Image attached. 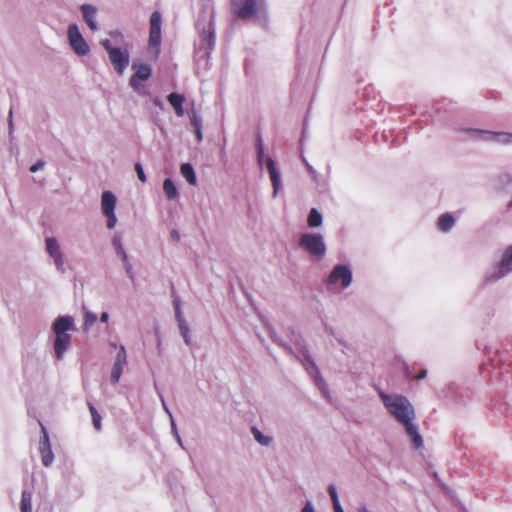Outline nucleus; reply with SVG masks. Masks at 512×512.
Masks as SVG:
<instances>
[{"label":"nucleus","mask_w":512,"mask_h":512,"mask_svg":"<svg viewBox=\"0 0 512 512\" xmlns=\"http://www.w3.org/2000/svg\"><path fill=\"white\" fill-rule=\"evenodd\" d=\"M379 397L389 414L405 427L413 447L420 449L423 446V439L418 425L414 422L416 414L410 400L403 395L387 394L382 390L379 391Z\"/></svg>","instance_id":"f257e3e1"},{"label":"nucleus","mask_w":512,"mask_h":512,"mask_svg":"<svg viewBox=\"0 0 512 512\" xmlns=\"http://www.w3.org/2000/svg\"><path fill=\"white\" fill-rule=\"evenodd\" d=\"M196 28L199 32V44L196 54L199 59L207 60L215 45L214 14L205 10L199 16Z\"/></svg>","instance_id":"f03ea898"},{"label":"nucleus","mask_w":512,"mask_h":512,"mask_svg":"<svg viewBox=\"0 0 512 512\" xmlns=\"http://www.w3.org/2000/svg\"><path fill=\"white\" fill-rule=\"evenodd\" d=\"M231 12L241 20L266 22L268 11L266 0H230Z\"/></svg>","instance_id":"7ed1b4c3"},{"label":"nucleus","mask_w":512,"mask_h":512,"mask_svg":"<svg viewBox=\"0 0 512 512\" xmlns=\"http://www.w3.org/2000/svg\"><path fill=\"white\" fill-rule=\"evenodd\" d=\"M298 246L316 262L321 261L327 252L324 237L320 233L301 234L298 239Z\"/></svg>","instance_id":"20e7f679"},{"label":"nucleus","mask_w":512,"mask_h":512,"mask_svg":"<svg viewBox=\"0 0 512 512\" xmlns=\"http://www.w3.org/2000/svg\"><path fill=\"white\" fill-rule=\"evenodd\" d=\"M353 280V274L349 266L344 264L335 265L330 272L326 284L335 289H347Z\"/></svg>","instance_id":"39448f33"},{"label":"nucleus","mask_w":512,"mask_h":512,"mask_svg":"<svg viewBox=\"0 0 512 512\" xmlns=\"http://www.w3.org/2000/svg\"><path fill=\"white\" fill-rule=\"evenodd\" d=\"M161 14L157 11L153 12L150 17V34L148 51L154 58L160 54L161 45Z\"/></svg>","instance_id":"423d86ee"},{"label":"nucleus","mask_w":512,"mask_h":512,"mask_svg":"<svg viewBox=\"0 0 512 512\" xmlns=\"http://www.w3.org/2000/svg\"><path fill=\"white\" fill-rule=\"evenodd\" d=\"M67 40L76 55L86 56L90 53V46L81 34L77 24H70L68 26Z\"/></svg>","instance_id":"0eeeda50"},{"label":"nucleus","mask_w":512,"mask_h":512,"mask_svg":"<svg viewBox=\"0 0 512 512\" xmlns=\"http://www.w3.org/2000/svg\"><path fill=\"white\" fill-rule=\"evenodd\" d=\"M45 246L46 252L53 260L56 270L60 273H64L66 270L64 254L58 240L55 237H48L45 239Z\"/></svg>","instance_id":"6e6552de"},{"label":"nucleus","mask_w":512,"mask_h":512,"mask_svg":"<svg viewBox=\"0 0 512 512\" xmlns=\"http://www.w3.org/2000/svg\"><path fill=\"white\" fill-rule=\"evenodd\" d=\"M302 357H303L302 363H303L305 370L311 377L314 378L315 384L317 385L319 390L324 394V396L327 397L328 393H329L328 387H327L326 383L324 382L323 378L320 376L318 367L316 366L312 356L307 351H303Z\"/></svg>","instance_id":"1a4fd4ad"},{"label":"nucleus","mask_w":512,"mask_h":512,"mask_svg":"<svg viewBox=\"0 0 512 512\" xmlns=\"http://www.w3.org/2000/svg\"><path fill=\"white\" fill-rule=\"evenodd\" d=\"M512 272V245L508 246L501 257V260L490 274L489 279L498 280Z\"/></svg>","instance_id":"9d476101"},{"label":"nucleus","mask_w":512,"mask_h":512,"mask_svg":"<svg viewBox=\"0 0 512 512\" xmlns=\"http://www.w3.org/2000/svg\"><path fill=\"white\" fill-rule=\"evenodd\" d=\"M472 133L481 140L493 142L500 145L512 144V133L493 132L488 130H473Z\"/></svg>","instance_id":"9b49d317"},{"label":"nucleus","mask_w":512,"mask_h":512,"mask_svg":"<svg viewBox=\"0 0 512 512\" xmlns=\"http://www.w3.org/2000/svg\"><path fill=\"white\" fill-rule=\"evenodd\" d=\"M108 56L114 69L118 74L122 75L130 62L129 51L127 49L117 47L116 49L111 50Z\"/></svg>","instance_id":"f8f14e48"},{"label":"nucleus","mask_w":512,"mask_h":512,"mask_svg":"<svg viewBox=\"0 0 512 512\" xmlns=\"http://www.w3.org/2000/svg\"><path fill=\"white\" fill-rule=\"evenodd\" d=\"M126 364H127L126 349L123 345H120L119 349L116 353L115 361L113 363L111 374H110V382L112 384L115 385L119 382Z\"/></svg>","instance_id":"ddd939ff"},{"label":"nucleus","mask_w":512,"mask_h":512,"mask_svg":"<svg viewBox=\"0 0 512 512\" xmlns=\"http://www.w3.org/2000/svg\"><path fill=\"white\" fill-rule=\"evenodd\" d=\"M42 437L39 442V450L41 454V461L45 467H49L54 462V454L51 448L48 433L43 425H41Z\"/></svg>","instance_id":"4468645a"},{"label":"nucleus","mask_w":512,"mask_h":512,"mask_svg":"<svg viewBox=\"0 0 512 512\" xmlns=\"http://www.w3.org/2000/svg\"><path fill=\"white\" fill-rule=\"evenodd\" d=\"M55 335H69V331L75 329V320L71 315H62L55 318L51 325Z\"/></svg>","instance_id":"2eb2a0df"},{"label":"nucleus","mask_w":512,"mask_h":512,"mask_svg":"<svg viewBox=\"0 0 512 512\" xmlns=\"http://www.w3.org/2000/svg\"><path fill=\"white\" fill-rule=\"evenodd\" d=\"M266 167L270 175V180L273 187V198H276L282 188L281 175L276 168L275 161L271 157L266 158Z\"/></svg>","instance_id":"dca6fc26"},{"label":"nucleus","mask_w":512,"mask_h":512,"mask_svg":"<svg viewBox=\"0 0 512 512\" xmlns=\"http://www.w3.org/2000/svg\"><path fill=\"white\" fill-rule=\"evenodd\" d=\"M72 336L69 335H55L53 349L54 355L57 360H62L65 353L71 346Z\"/></svg>","instance_id":"f3484780"},{"label":"nucleus","mask_w":512,"mask_h":512,"mask_svg":"<svg viewBox=\"0 0 512 512\" xmlns=\"http://www.w3.org/2000/svg\"><path fill=\"white\" fill-rule=\"evenodd\" d=\"M80 10L82 12L83 19L89 29L93 32L98 30V24H97V13L98 9L96 6L91 4H83L80 7Z\"/></svg>","instance_id":"a211bd4d"},{"label":"nucleus","mask_w":512,"mask_h":512,"mask_svg":"<svg viewBox=\"0 0 512 512\" xmlns=\"http://www.w3.org/2000/svg\"><path fill=\"white\" fill-rule=\"evenodd\" d=\"M117 198L111 191H104L101 195V211L103 215L115 213Z\"/></svg>","instance_id":"6ab92c4d"},{"label":"nucleus","mask_w":512,"mask_h":512,"mask_svg":"<svg viewBox=\"0 0 512 512\" xmlns=\"http://www.w3.org/2000/svg\"><path fill=\"white\" fill-rule=\"evenodd\" d=\"M168 102L175 110V113L178 117H182L184 115L183 103L185 101V97L179 93H170L168 95Z\"/></svg>","instance_id":"aec40b11"},{"label":"nucleus","mask_w":512,"mask_h":512,"mask_svg":"<svg viewBox=\"0 0 512 512\" xmlns=\"http://www.w3.org/2000/svg\"><path fill=\"white\" fill-rule=\"evenodd\" d=\"M456 220L450 213L442 214L437 220V227L442 232H450L455 226Z\"/></svg>","instance_id":"412c9836"},{"label":"nucleus","mask_w":512,"mask_h":512,"mask_svg":"<svg viewBox=\"0 0 512 512\" xmlns=\"http://www.w3.org/2000/svg\"><path fill=\"white\" fill-rule=\"evenodd\" d=\"M132 68L135 70V74L133 75V77H137L142 81L148 80L151 76L152 71L150 66L147 64H133Z\"/></svg>","instance_id":"4be33fe9"},{"label":"nucleus","mask_w":512,"mask_h":512,"mask_svg":"<svg viewBox=\"0 0 512 512\" xmlns=\"http://www.w3.org/2000/svg\"><path fill=\"white\" fill-rule=\"evenodd\" d=\"M180 172L190 185L196 184V174L190 163H183L180 167Z\"/></svg>","instance_id":"5701e85b"},{"label":"nucleus","mask_w":512,"mask_h":512,"mask_svg":"<svg viewBox=\"0 0 512 512\" xmlns=\"http://www.w3.org/2000/svg\"><path fill=\"white\" fill-rule=\"evenodd\" d=\"M111 245L115 251V254L116 256L119 258V259H122V258H125L126 256H128L124 246H123V243H122V238L120 235L118 234H115L113 237H112V240H111Z\"/></svg>","instance_id":"b1692460"},{"label":"nucleus","mask_w":512,"mask_h":512,"mask_svg":"<svg viewBox=\"0 0 512 512\" xmlns=\"http://www.w3.org/2000/svg\"><path fill=\"white\" fill-rule=\"evenodd\" d=\"M251 433L257 443L261 446H269L273 442V438L268 435H264L256 426L251 428Z\"/></svg>","instance_id":"393cba45"},{"label":"nucleus","mask_w":512,"mask_h":512,"mask_svg":"<svg viewBox=\"0 0 512 512\" xmlns=\"http://www.w3.org/2000/svg\"><path fill=\"white\" fill-rule=\"evenodd\" d=\"M163 190H164L166 197L169 200H173L178 196V190H177L174 182L170 178H167L164 180Z\"/></svg>","instance_id":"a878e982"},{"label":"nucleus","mask_w":512,"mask_h":512,"mask_svg":"<svg viewBox=\"0 0 512 512\" xmlns=\"http://www.w3.org/2000/svg\"><path fill=\"white\" fill-rule=\"evenodd\" d=\"M20 512H32V494L29 491H22Z\"/></svg>","instance_id":"bb28decb"},{"label":"nucleus","mask_w":512,"mask_h":512,"mask_svg":"<svg viewBox=\"0 0 512 512\" xmlns=\"http://www.w3.org/2000/svg\"><path fill=\"white\" fill-rule=\"evenodd\" d=\"M323 217L322 214L316 209L312 208L308 215V225L311 228H316L322 225Z\"/></svg>","instance_id":"cd10ccee"},{"label":"nucleus","mask_w":512,"mask_h":512,"mask_svg":"<svg viewBox=\"0 0 512 512\" xmlns=\"http://www.w3.org/2000/svg\"><path fill=\"white\" fill-rule=\"evenodd\" d=\"M96 321H97V314L90 310H85L83 324H82L83 332H88Z\"/></svg>","instance_id":"c85d7f7f"},{"label":"nucleus","mask_w":512,"mask_h":512,"mask_svg":"<svg viewBox=\"0 0 512 512\" xmlns=\"http://www.w3.org/2000/svg\"><path fill=\"white\" fill-rule=\"evenodd\" d=\"M89 410H90V413H91V416H92V422H93L94 428L96 430H100L101 429V416H100V414L97 412L96 408L92 404H89Z\"/></svg>","instance_id":"c756f323"},{"label":"nucleus","mask_w":512,"mask_h":512,"mask_svg":"<svg viewBox=\"0 0 512 512\" xmlns=\"http://www.w3.org/2000/svg\"><path fill=\"white\" fill-rule=\"evenodd\" d=\"M190 121L194 129L202 128V118L196 113L194 109L190 112Z\"/></svg>","instance_id":"7c9ffc66"},{"label":"nucleus","mask_w":512,"mask_h":512,"mask_svg":"<svg viewBox=\"0 0 512 512\" xmlns=\"http://www.w3.org/2000/svg\"><path fill=\"white\" fill-rule=\"evenodd\" d=\"M328 493H329V496L331 498V501H332L333 505L340 504L337 488H336V486L334 484H330L328 486Z\"/></svg>","instance_id":"2f4dec72"},{"label":"nucleus","mask_w":512,"mask_h":512,"mask_svg":"<svg viewBox=\"0 0 512 512\" xmlns=\"http://www.w3.org/2000/svg\"><path fill=\"white\" fill-rule=\"evenodd\" d=\"M266 158L264 154V147L262 144V141L259 140L257 144V161L259 165H262L263 163L266 164Z\"/></svg>","instance_id":"473e14b6"},{"label":"nucleus","mask_w":512,"mask_h":512,"mask_svg":"<svg viewBox=\"0 0 512 512\" xmlns=\"http://www.w3.org/2000/svg\"><path fill=\"white\" fill-rule=\"evenodd\" d=\"M141 81L142 80L133 76L130 79V86L138 93H142V90L144 89V85L141 83Z\"/></svg>","instance_id":"72a5a7b5"},{"label":"nucleus","mask_w":512,"mask_h":512,"mask_svg":"<svg viewBox=\"0 0 512 512\" xmlns=\"http://www.w3.org/2000/svg\"><path fill=\"white\" fill-rule=\"evenodd\" d=\"M107 218V228L113 229L117 224V217L115 213L104 215Z\"/></svg>","instance_id":"f704fd0d"},{"label":"nucleus","mask_w":512,"mask_h":512,"mask_svg":"<svg viewBox=\"0 0 512 512\" xmlns=\"http://www.w3.org/2000/svg\"><path fill=\"white\" fill-rule=\"evenodd\" d=\"M135 170H136L139 180L141 182H146V175H145L144 169L140 163L135 164Z\"/></svg>","instance_id":"c9c22d12"},{"label":"nucleus","mask_w":512,"mask_h":512,"mask_svg":"<svg viewBox=\"0 0 512 512\" xmlns=\"http://www.w3.org/2000/svg\"><path fill=\"white\" fill-rule=\"evenodd\" d=\"M300 512H317L315 505L311 500H307L303 507L301 508Z\"/></svg>","instance_id":"e433bc0d"},{"label":"nucleus","mask_w":512,"mask_h":512,"mask_svg":"<svg viewBox=\"0 0 512 512\" xmlns=\"http://www.w3.org/2000/svg\"><path fill=\"white\" fill-rule=\"evenodd\" d=\"M499 179L503 182V183H511L512 184V177L508 174H504V175H501L499 177ZM508 209H512V199L509 201L508 205H507Z\"/></svg>","instance_id":"4c0bfd02"},{"label":"nucleus","mask_w":512,"mask_h":512,"mask_svg":"<svg viewBox=\"0 0 512 512\" xmlns=\"http://www.w3.org/2000/svg\"><path fill=\"white\" fill-rule=\"evenodd\" d=\"M173 306H174V309H175L176 319L182 318L183 314H182V311H181L180 301L179 300H174L173 301Z\"/></svg>","instance_id":"58836bf2"},{"label":"nucleus","mask_w":512,"mask_h":512,"mask_svg":"<svg viewBox=\"0 0 512 512\" xmlns=\"http://www.w3.org/2000/svg\"><path fill=\"white\" fill-rule=\"evenodd\" d=\"M180 333L183 337L184 342L187 345H190L191 344V336H190L189 328H183V330H181Z\"/></svg>","instance_id":"ea45409f"},{"label":"nucleus","mask_w":512,"mask_h":512,"mask_svg":"<svg viewBox=\"0 0 512 512\" xmlns=\"http://www.w3.org/2000/svg\"><path fill=\"white\" fill-rule=\"evenodd\" d=\"M45 166V162L42 161V160H39L37 161L35 164H33L31 167H30V171L32 173H36L37 171L43 169Z\"/></svg>","instance_id":"a19ab883"},{"label":"nucleus","mask_w":512,"mask_h":512,"mask_svg":"<svg viewBox=\"0 0 512 512\" xmlns=\"http://www.w3.org/2000/svg\"><path fill=\"white\" fill-rule=\"evenodd\" d=\"M101 45L107 51L108 54L111 52V50H114L117 48V47L112 46L111 41L108 39L102 40Z\"/></svg>","instance_id":"79ce46f5"},{"label":"nucleus","mask_w":512,"mask_h":512,"mask_svg":"<svg viewBox=\"0 0 512 512\" xmlns=\"http://www.w3.org/2000/svg\"><path fill=\"white\" fill-rule=\"evenodd\" d=\"M159 398H160L163 410L166 412V414L169 416V418L172 419L173 415H172L170 409L168 408V406H167V404L165 402L164 397L161 394H159Z\"/></svg>","instance_id":"37998d69"},{"label":"nucleus","mask_w":512,"mask_h":512,"mask_svg":"<svg viewBox=\"0 0 512 512\" xmlns=\"http://www.w3.org/2000/svg\"><path fill=\"white\" fill-rule=\"evenodd\" d=\"M110 36L115 40L116 43L123 41V35L118 31L110 32Z\"/></svg>","instance_id":"c03bdc74"},{"label":"nucleus","mask_w":512,"mask_h":512,"mask_svg":"<svg viewBox=\"0 0 512 512\" xmlns=\"http://www.w3.org/2000/svg\"><path fill=\"white\" fill-rule=\"evenodd\" d=\"M125 269V272L127 274V276L133 280L134 279V273H133V266L132 264L131 265H126V267H124Z\"/></svg>","instance_id":"a18cd8bd"},{"label":"nucleus","mask_w":512,"mask_h":512,"mask_svg":"<svg viewBox=\"0 0 512 512\" xmlns=\"http://www.w3.org/2000/svg\"><path fill=\"white\" fill-rule=\"evenodd\" d=\"M176 320H177V322H178V326H179V330H180V331H181V330H183V328H188V325H187V323H186V321H185L184 317H182V318H178V319H176Z\"/></svg>","instance_id":"49530a36"},{"label":"nucleus","mask_w":512,"mask_h":512,"mask_svg":"<svg viewBox=\"0 0 512 512\" xmlns=\"http://www.w3.org/2000/svg\"><path fill=\"white\" fill-rule=\"evenodd\" d=\"M170 422H171V430H172L173 435L174 436L179 435L174 418L170 419Z\"/></svg>","instance_id":"de8ad7c7"},{"label":"nucleus","mask_w":512,"mask_h":512,"mask_svg":"<svg viewBox=\"0 0 512 512\" xmlns=\"http://www.w3.org/2000/svg\"><path fill=\"white\" fill-rule=\"evenodd\" d=\"M428 371L426 369H423L416 377V380H422L426 378Z\"/></svg>","instance_id":"09e8293b"},{"label":"nucleus","mask_w":512,"mask_h":512,"mask_svg":"<svg viewBox=\"0 0 512 512\" xmlns=\"http://www.w3.org/2000/svg\"><path fill=\"white\" fill-rule=\"evenodd\" d=\"M194 130H195L197 140L199 142L202 141V139H203L202 128H198V129H194Z\"/></svg>","instance_id":"8fccbe9b"},{"label":"nucleus","mask_w":512,"mask_h":512,"mask_svg":"<svg viewBox=\"0 0 512 512\" xmlns=\"http://www.w3.org/2000/svg\"><path fill=\"white\" fill-rule=\"evenodd\" d=\"M109 320L108 312H102L100 315V321L106 323Z\"/></svg>","instance_id":"3c124183"},{"label":"nucleus","mask_w":512,"mask_h":512,"mask_svg":"<svg viewBox=\"0 0 512 512\" xmlns=\"http://www.w3.org/2000/svg\"><path fill=\"white\" fill-rule=\"evenodd\" d=\"M171 238L174 241L178 242L180 240V235H179V233L176 230H172L171 231Z\"/></svg>","instance_id":"603ef678"},{"label":"nucleus","mask_w":512,"mask_h":512,"mask_svg":"<svg viewBox=\"0 0 512 512\" xmlns=\"http://www.w3.org/2000/svg\"><path fill=\"white\" fill-rule=\"evenodd\" d=\"M120 260L122 261L124 267H126V265H131V262H130L128 256H126L125 258H122Z\"/></svg>","instance_id":"864d4df0"},{"label":"nucleus","mask_w":512,"mask_h":512,"mask_svg":"<svg viewBox=\"0 0 512 512\" xmlns=\"http://www.w3.org/2000/svg\"><path fill=\"white\" fill-rule=\"evenodd\" d=\"M334 512H344L341 504L333 505Z\"/></svg>","instance_id":"5fc2aeb1"},{"label":"nucleus","mask_w":512,"mask_h":512,"mask_svg":"<svg viewBox=\"0 0 512 512\" xmlns=\"http://www.w3.org/2000/svg\"><path fill=\"white\" fill-rule=\"evenodd\" d=\"M153 102H154V104H155L156 106H158V107L162 108V102H161V100H160V99L155 98V99L153 100Z\"/></svg>","instance_id":"6e6d98bb"},{"label":"nucleus","mask_w":512,"mask_h":512,"mask_svg":"<svg viewBox=\"0 0 512 512\" xmlns=\"http://www.w3.org/2000/svg\"><path fill=\"white\" fill-rule=\"evenodd\" d=\"M9 128L10 132L12 131V111L9 112Z\"/></svg>","instance_id":"4d7b16f0"},{"label":"nucleus","mask_w":512,"mask_h":512,"mask_svg":"<svg viewBox=\"0 0 512 512\" xmlns=\"http://www.w3.org/2000/svg\"><path fill=\"white\" fill-rule=\"evenodd\" d=\"M175 438H176L178 444L183 448V443H182V439H181L180 435H175Z\"/></svg>","instance_id":"13d9d810"},{"label":"nucleus","mask_w":512,"mask_h":512,"mask_svg":"<svg viewBox=\"0 0 512 512\" xmlns=\"http://www.w3.org/2000/svg\"><path fill=\"white\" fill-rule=\"evenodd\" d=\"M305 163H306V166H307V168H308L309 172H310L311 174H314V173H315V170L313 169V167H312L311 165H309L307 162H305Z\"/></svg>","instance_id":"bf43d9fd"},{"label":"nucleus","mask_w":512,"mask_h":512,"mask_svg":"<svg viewBox=\"0 0 512 512\" xmlns=\"http://www.w3.org/2000/svg\"><path fill=\"white\" fill-rule=\"evenodd\" d=\"M362 512H369L368 510H363Z\"/></svg>","instance_id":"052dcab7"}]
</instances>
